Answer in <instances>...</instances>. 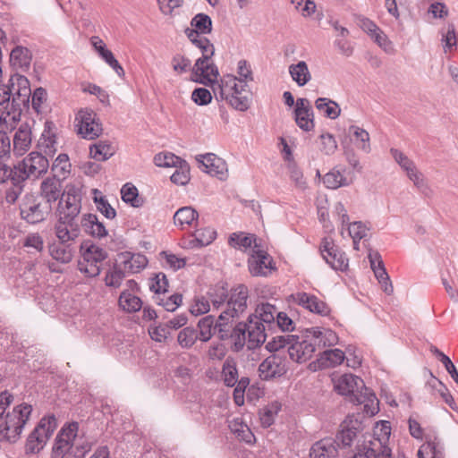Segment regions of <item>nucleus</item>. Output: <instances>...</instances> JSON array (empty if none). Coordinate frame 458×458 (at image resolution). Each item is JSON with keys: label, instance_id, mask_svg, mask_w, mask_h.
<instances>
[{"label": "nucleus", "instance_id": "64", "mask_svg": "<svg viewBox=\"0 0 458 458\" xmlns=\"http://www.w3.org/2000/svg\"><path fill=\"white\" fill-rule=\"evenodd\" d=\"M191 25L198 31L202 34H208L212 30V21L211 18L205 13L196 14L191 21Z\"/></svg>", "mask_w": 458, "mask_h": 458}, {"label": "nucleus", "instance_id": "24", "mask_svg": "<svg viewBox=\"0 0 458 458\" xmlns=\"http://www.w3.org/2000/svg\"><path fill=\"white\" fill-rule=\"evenodd\" d=\"M293 298L300 306L309 310L310 312L320 316H327L330 313L328 305L315 295L301 292L293 294Z\"/></svg>", "mask_w": 458, "mask_h": 458}, {"label": "nucleus", "instance_id": "17", "mask_svg": "<svg viewBox=\"0 0 458 458\" xmlns=\"http://www.w3.org/2000/svg\"><path fill=\"white\" fill-rule=\"evenodd\" d=\"M310 341L313 343L315 352L327 346H333L337 344V335L329 328L311 327L305 330Z\"/></svg>", "mask_w": 458, "mask_h": 458}, {"label": "nucleus", "instance_id": "35", "mask_svg": "<svg viewBox=\"0 0 458 458\" xmlns=\"http://www.w3.org/2000/svg\"><path fill=\"white\" fill-rule=\"evenodd\" d=\"M53 126L52 123H46L38 140V148L47 156H53L56 152V140Z\"/></svg>", "mask_w": 458, "mask_h": 458}, {"label": "nucleus", "instance_id": "36", "mask_svg": "<svg viewBox=\"0 0 458 458\" xmlns=\"http://www.w3.org/2000/svg\"><path fill=\"white\" fill-rule=\"evenodd\" d=\"M391 454V449L387 445L374 449L371 443L367 442L361 447L358 446L353 458H390Z\"/></svg>", "mask_w": 458, "mask_h": 458}, {"label": "nucleus", "instance_id": "29", "mask_svg": "<svg viewBox=\"0 0 458 458\" xmlns=\"http://www.w3.org/2000/svg\"><path fill=\"white\" fill-rule=\"evenodd\" d=\"M41 196L50 205L62 197V182L61 179L56 176L45 179L40 186Z\"/></svg>", "mask_w": 458, "mask_h": 458}, {"label": "nucleus", "instance_id": "1", "mask_svg": "<svg viewBox=\"0 0 458 458\" xmlns=\"http://www.w3.org/2000/svg\"><path fill=\"white\" fill-rule=\"evenodd\" d=\"M304 332L301 335H282L272 338L267 344L269 352H277L287 348L289 357L297 363H303L312 358L315 349Z\"/></svg>", "mask_w": 458, "mask_h": 458}, {"label": "nucleus", "instance_id": "30", "mask_svg": "<svg viewBox=\"0 0 458 458\" xmlns=\"http://www.w3.org/2000/svg\"><path fill=\"white\" fill-rule=\"evenodd\" d=\"M337 448L332 438H324L315 443L310 453V458H336Z\"/></svg>", "mask_w": 458, "mask_h": 458}, {"label": "nucleus", "instance_id": "40", "mask_svg": "<svg viewBox=\"0 0 458 458\" xmlns=\"http://www.w3.org/2000/svg\"><path fill=\"white\" fill-rule=\"evenodd\" d=\"M289 73L293 81L300 87L306 85L311 80L308 64L304 61L291 64L289 66Z\"/></svg>", "mask_w": 458, "mask_h": 458}, {"label": "nucleus", "instance_id": "52", "mask_svg": "<svg viewBox=\"0 0 458 458\" xmlns=\"http://www.w3.org/2000/svg\"><path fill=\"white\" fill-rule=\"evenodd\" d=\"M410 181L412 182L414 187L424 196L429 197L432 194V190L424 174L417 168L414 172L407 174Z\"/></svg>", "mask_w": 458, "mask_h": 458}, {"label": "nucleus", "instance_id": "27", "mask_svg": "<svg viewBox=\"0 0 458 458\" xmlns=\"http://www.w3.org/2000/svg\"><path fill=\"white\" fill-rule=\"evenodd\" d=\"M245 324L248 327L246 331L250 344V348H255L265 343L268 332L272 330V328L265 327L264 323L260 322L259 319H255V318H251L249 317L248 323Z\"/></svg>", "mask_w": 458, "mask_h": 458}, {"label": "nucleus", "instance_id": "48", "mask_svg": "<svg viewBox=\"0 0 458 458\" xmlns=\"http://www.w3.org/2000/svg\"><path fill=\"white\" fill-rule=\"evenodd\" d=\"M246 329H248L245 323H238L234 326L233 330H231L228 339L232 342V349L234 352L242 350L246 342Z\"/></svg>", "mask_w": 458, "mask_h": 458}, {"label": "nucleus", "instance_id": "11", "mask_svg": "<svg viewBox=\"0 0 458 458\" xmlns=\"http://www.w3.org/2000/svg\"><path fill=\"white\" fill-rule=\"evenodd\" d=\"M196 160L199 163V168L211 176L221 181H225L228 177L226 162L216 155L213 153L199 155L196 157Z\"/></svg>", "mask_w": 458, "mask_h": 458}, {"label": "nucleus", "instance_id": "37", "mask_svg": "<svg viewBox=\"0 0 458 458\" xmlns=\"http://www.w3.org/2000/svg\"><path fill=\"white\" fill-rule=\"evenodd\" d=\"M391 435L390 422L386 420H381L377 422L374 428V434L370 442L372 446L375 448H380L382 445H387L389 437Z\"/></svg>", "mask_w": 458, "mask_h": 458}, {"label": "nucleus", "instance_id": "50", "mask_svg": "<svg viewBox=\"0 0 458 458\" xmlns=\"http://www.w3.org/2000/svg\"><path fill=\"white\" fill-rule=\"evenodd\" d=\"M215 318L212 315L205 316L198 322L199 338L202 342H208L214 335L215 329Z\"/></svg>", "mask_w": 458, "mask_h": 458}, {"label": "nucleus", "instance_id": "14", "mask_svg": "<svg viewBox=\"0 0 458 458\" xmlns=\"http://www.w3.org/2000/svg\"><path fill=\"white\" fill-rule=\"evenodd\" d=\"M21 166L30 179H38L47 172L49 162L41 153L32 151L21 161Z\"/></svg>", "mask_w": 458, "mask_h": 458}, {"label": "nucleus", "instance_id": "26", "mask_svg": "<svg viewBox=\"0 0 458 458\" xmlns=\"http://www.w3.org/2000/svg\"><path fill=\"white\" fill-rule=\"evenodd\" d=\"M362 429V424L357 419L348 416L341 425V431L336 436L335 442H340L343 446H351L358 433Z\"/></svg>", "mask_w": 458, "mask_h": 458}, {"label": "nucleus", "instance_id": "20", "mask_svg": "<svg viewBox=\"0 0 458 458\" xmlns=\"http://www.w3.org/2000/svg\"><path fill=\"white\" fill-rule=\"evenodd\" d=\"M249 95L250 92L246 81L236 77V87L233 88L231 94L225 100L234 109L245 111L250 106Z\"/></svg>", "mask_w": 458, "mask_h": 458}, {"label": "nucleus", "instance_id": "57", "mask_svg": "<svg viewBox=\"0 0 458 458\" xmlns=\"http://www.w3.org/2000/svg\"><path fill=\"white\" fill-rule=\"evenodd\" d=\"M228 242L231 247L246 250L256 242V238L254 235H246L243 233H233L230 235Z\"/></svg>", "mask_w": 458, "mask_h": 458}, {"label": "nucleus", "instance_id": "32", "mask_svg": "<svg viewBox=\"0 0 458 458\" xmlns=\"http://www.w3.org/2000/svg\"><path fill=\"white\" fill-rule=\"evenodd\" d=\"M277 311V309L274 305L268 302H263L257 306L255 313L250 315V318H255V319H259L260 322L264 323L265 327L273 329L276 327Z\"/></svg>", "mask_w": 458, "mask_h": 458}, {"label": "nucleus", "instance_id": "60", "mask_svg": "<svg viewBox=\"0 0 458 458\" xmlns=\"http://www.w3.org/2000/svg\"><path fill=\"white\" fill-rule=\"evenodd\" d=\"M171 66L174 73L177 75H181L190 71L192 72L191 60L181 54H176L172 57Z\"/></svg>", "mask_w": 458, "mask_h": 458}, {"label": "nucleus", "instance_id": "8", "mask_svg": "<svg viewBox=\"0 0 458 458\" xmlns=\"http://www.w3.org/2000/svg\"><path fill=\"white\" fill-rule=\"evenodd\" d=\"M75 127L77 133L83 139L91 140L100 136L102 125L99 123L97 114L92 110L81 109L75 116Z\"/></svg>", "mask_w": 458, "mask_h": 458}, {"label": "nucleus", "instance_id": "34", "mask_svg": "<svg viewBox=\"0 0 458 458\" xmlns=\"http://www.w3.org/2000/svg\"><path fill=\"white\" fill-rule=\"evenodd\" d=\"M32 60V55L30 51L24 47H15L10 54V64L17 70L27 71Z\"/></svg>", "mask_w": 458, "mask_h": 458}, {"label": "nucleus", "instance_id": "31", "mask_svg": "<svg viewBox=\"0 0 458 458\" xmlns=\"http://www.w3.org/2000/svg\"><path fill=\"white\" fill-rule=\"evenodd\" d=\"M81 225L86 233L93 237L102 238L107 235L105 225L94 214H84L81 218Z\"/></svg>", "mask_w": 458, "mask_h": 458}, {"label": "nucleus", "instance_id": "33", "mask_svg": "<svg viewBox=\"0 0 458 458\" xmlns=\"http://www.w3.org/2000/svg\"><path fill=\"white\" fill-rule=\"evenodd\" d=\"M24 106L8 107L0 109V131H13L21 120Z\"/></svg>", "mask_w": 458, "mask_h": 458}, {"label": "nucleus", "instance_id": "47", "mask_svg": "<svg viewBox=\"0 0 458 458\" xmlns=\"http://www.w3.org/2000/svg\"><path fill=\"white\" fill-rule=\"evenodd\" d=\"M199 216L198 212L192 207H182L174 215V223L177 226L191 225Z\"/></svg>", "mask_w": 458, "mask_h": 458}, {"label": "nucleus", "instance_id": "56", "mask_svg": "<svg viewBox=\"0 0 458 458\" xmlns=\"http://www.w3.org/2000/svg\"><path fill=\"white\" fill-rule=\"evenodd\" d=\"M126 274L122 269L121 266L116 262L112 268H110L106 275L105 284L106 286L118 288L120 287Z\"/></svg>", "mask_w": 458, "mask_h": 458}, {"label": "nucleus", "instance_id": "46", "mask_svg": "<svg viewBox=\"0 0 458 458\" xmlns=\"http://www.w3.org/2000/svg\"><path fill=\"white\" fill-rule=\"evenodd\" d=\"M51 209L48 206L45 210L41 208L40 204H34L28 208L21 209V214L24 219L30 224H37L45 219L46 215Z\"/></svg>", "mask_w": 458, "mask_h": 458}, {"label": "nucleus", "instance_id": "13", "mask_svg": "<svg viewBox=\"0 0 458 458\" xmlns=\"http://www.w3.org/2000/svg\"><path fill=\"white\" fill-rule=\"evenodd\" d=\"M257 248L255 243L253 253L248 261L250 273L254 276H267L275 269L272 259L267 252Z\"/></svg>", "mask_w": 458, "mask_h": 458}, {"label": "nucleus", "instance_id": "41", "mask_svg": "<svg viewBox=\"0 0 458 458\" xmlns=\"http://www.w3.org/2000/svg\"><path fill=\"white\" fill-rule=\"evenodd\" d=\"M211 87L216 98L219 97L221 99H226L233 88L236 87V77L231 74L224 75L219 82L216 81Z\"/></svg>", "mask_w": 458, "mask_h": 458}, {"label": "nucleus", "instance_id": "6", "mask_svg": "<svg viewBox=\"0 0 458 458\" xmlns=\"http://www.w3.org/2000/svg\"><path fill=\"white\" fill-rule=\"evenodd\" d=\"M81 190L74 185H67L60 198L56 210L57 218L81 219Z\"/></svg>", "mask_w": 458, "mask_h": 458}, {"label": "nucleus", "instance_id": "51", "mask_svg": "<svg viewBox=\"0 0 458 458\" xmlns=\"http://www.w3.org/2000/svg\"><path fill=\"white\" fill-rule=\"evenodd\" d=\"M119 306L124 311L136 312L141 309L142 301L139 297L126 290L120 294Z\"/></svg>", "mask_w": 458, "mask_h": 458}, {"label": "nucleus", "instance_id": "10", "mask_svg": "<svg viewBox=\"0 0 458 458\" xmlns=\"http://www.w3.org/2000/svg\"><path fill=\"white\" fill-rule=\"evenodd\" d=\"M78 428V423L73 422L61 430L53 446L52 458H64L70 453L74 445Z\"/></svg>", "mask_w": 458, "mask_h": 458}, {"label": "nucleus", "instance_id": "58", "mask_svg": "<svg viewBox=\"0 0 458 458\" xmlns=\"http://www.w3.org/2000/svg\"><path fill=\"white\" fill-rule=\"evenodd\" d=\"M323 183L327 188L335 190L341 186H347L349 182L338 170H332L325 174Z\"/></svg>", "mask_w": 458, "mask_h": 458}, {"label": "nucleus", "instance_id": "45", "mask_svg": "<svg viewBox=\"0 0 458 458\" xmlns=\"http://www.w3.org/2000/svg\"><path fill=\"white\" fill-rule=\"evenodd\" d=\"M348 133L354 137L355 144L358 148L365 153L370 152L369 134L366 130L356 125H351L348 128Z\"/></svg>", "mask_w": 458, "mask_h": 458}, {"label": "nucleus", "instance_id": "23", "mask_svg": "<svg viewBox=\"0 0 458 458\" xmlns=\"http://www.w3.org/2000/svg\"><path fill=\"white\" fill-rule=\"evenodd\" d=\"M294 119L297 125L305 131H310L314 128L313 110L307 98L297 99Z\"/></svg>", "mask_w": 458, "mask_h": 458}, {"label": "nucleus", "instance_id": "44", "mask_svg": "<svg viewBox=\"0 0 458 458\" xmlns=\"http://www.w3.org/2000/svg\"><path fill=\"white\" fill-rule=\"evenodd\" d=\"M441 35V43L445 53L453 51L458 44L455 26L454 23L447 24L439 31Z\"/></svg>", "mask_w": 458, "mask_h": 458}, {"label": "nucleus", "instance_id": "4", "mask_svg": "<svg viewBox=\"0 0 458 458\" xmlns=\"http://www.w3.org/2000/svg\"><path fill=\"white\" fill-rule=\"evenodd\" d=\"M31 411V405L22 403L15 406L5 416H2L0 419V439L15 442L28 421Z\"/></svg>", "mask_w": 458, "mask_h": 458}, {"label": "nucleus", "instance_id": "9", "mask_svg": "<svg viewBox=\"0 0 458 458\" xmlns=\"http://www.w3.org/2000/svg\"><path fill=\"white\" fill-rule=\"evenodd\" d=\"M212 56L208 55L205 58V53H203L202 56L196 60L192 66V74L196 77L193 79L195 81L206 86H212L216 82L219 72L216 65L210 62Z\"/></svg>", "mask_w": 458, "mask_h": 458}, {"label": "nucleus", "instance_id": "12", "mask_svg": "<svg viewBox=\"0 0 458 458\" xmlns=\"http://www.w3.org/2000/svg\"><path fill=\"white\" fill-rule=\"evenodd\" d=\"M286 371L285 359L277 353L268 356L259 366V377L264 380L282 377Z\"/></svg>", "mask_w": 458, "mask_h": 458}, {"label": "nucleus", "instance_id": "7", "mask_svg": "<svg viewBox=\"0 0 458 458\" xmlns=\"http://www.w3.org/2000/svg\"><path fill=\"white\" fill-rule=\"evenodd\" d=\"M55 428L56 419L55 416L42 418L38 425L28 437L26 445L27 450L30 453L39 452L51 437Z\"/></svg>", "mask_w": 458, "mask_h": 458}, {"label": "nucleus", "instance_id": "62", "mask_svg": "<svg viewBox=\"0 0 458 458\" xmlns=\"http://www.w3.org/2000/svg\"><path fill=\"white\" fill-rule=\"evenodd\" d=\"M171 181L178 185H185L190 181V167L186 161L181 160L176 170L171 175Z\"/></svg>", "mask_w": 458, "mask_h": 458}, {"label": "nucleus", "instance_id": "39", "mask_svg": "<svg viewBox=\"0 0 458 458\" xmlns=\"http://www.w3.org/2000/svg\"><path fill=\"white\" fill-rule=\"evenodd\" d=\"M344 352L340 349L324 351L317 360L319 368H330L340 365L344 360Z\"/></svg>", "mask_w": 458, "mask_h": 458}, {"label": "nucleus", "instance_id": "22", "mask_svg": "<svg viewBox=\"0 0 458 458\" xmlns=\"http://www.w3.org/2000/svg\"><path fill=\"white\" fill-rule=\"evenodd\" d=\"M32 131L28 123H22L13 136V153L16 157L23 156L31 147Z\"/></svg>", "mask_w": 458, "mask_h": 458}, {"label": "nucleus", "instance_id": "38", "mask_svg": "<svg viewBox=\"0 0 458 458\" xmlns=\"http://www.w3.org/2000/svg\"><path fill=\"white\" fill-rule=\"evenodd\" d=\"M185 34L190 41L201 50L202 54L205 53V58L208 55H214L215 47L213 44L206 37L201 36L202 33L195 29H186Z\"/></svg>", "mask_w": 458, "mask_h": 458}, {"label": "nucleus", "instance_id": "5", "mask_svg": "<svg viewBox=\"0 0 458 458\" xmlns=\"http://www.w3.org/2000/svg\"><path fill=\"white\" fill-rule=\"evenodd\" d=\"M81 259L78 263L79 270L89 277H96L100 272V264L107 258L101 247L83 242L81 245Z\"/></svg>", "mask_w": 458, "mask_h": 458}, {"label": "nucleus", "instance_id": "15", "mask_svg": "<svg viewBox=\"0 0 458 458\" xmlns=\"http://www.w3.org/2000/svg\"><path fill=\"white\" fill-rule=\"evenodd\" d=\"M54 230L57 240L74 243L81 232V219L57 218Z\"/></svg>", "mask_w": 458, "mask_h": 458}, {"label": "nucleus", "instance_id": "21", "mask_svg": "<svg viewBox=\"0 0 458 458\" xmlns=\"http://www.w3.org/2000/svg\"><path fill=\"white\" fill-rule=\"evenodd\" d=\"M369 259L370 263V267L374 272L376 278L378 283L381 284L383 291L390 295L394 292V288L392 283L390 281V277L385 268L384 262L380 254L377 251L370 252L369 254Z\"/></svg>", "mask_w": 458, "mask_h": 458}, {"label": "nucleus", "instance_id": "25", "mask_svg": "<svg viewBox=\"0 0 458 458\" xmlns=\"http://www.w3.org/2000/svg\"><path fill=\"white\" fill-rule=\"evenodd\" d=\"M117 263L125 274H135L147 266L148 259L142 254L125 251L118 254Z\"/></svg>", "mask_w": 458, "mask_h": 458}, {"label": "nucleus", "instance_id": "61", "mask_svg": "<svg viewBox=\"0 0 458 458\" xmlns=\"http://www.w3.org/2000/svg\"><path fill=\"white\" fill-rule=\"evenodd\" d=\"M196 246H207L210 244L216 237V232L211 228L197 229L193 234Z\"/></svg>", "mask_w": 458, "mask_h": 458}, {"label": "nucleus", "instance_id": "54", "mask_svg": "<svg viewBox=\"0 0 458 458\" xmlns=\"http://www.w3.org/2000/svg\"><path fill=\"white\" fill-rule=\"evenodd\" d=\"M208 301L215 309H219L228 299L227 289L223 284H216L211 287L208 292Z\"/></svg>", "mask_w": 458, "mask_h": 458}, {"label": "nucleus", "instance_id": "43", "mask_svg": "<svg viewBox=\"0 0 458 458\" xmlns=\"http://www.w3.org/2000/svg\"><path fill=\"white\" fill-rule=\"evenodd\" d=\"M114 154V148L106 140H99L89 148V155L98 161H106Z\"/></svg>", "mask_w": 458, "mask_h": 458}, {"label": "nucleus", "instance_id": "63", "mask_svg": "<svg viewBox=\"0 0 458 458\" xmlns=\"http://www.w3.org/2000/svg\"><path fill=\"white\" fill-rule=\"evenodd\" d=\"M390 152L394 161L400 165L406 175L411 172H414V169L417 168L415 163L400 150L391 148Z\"/></svg>", "mask_w": 458, "mask_h": 458}, {"label": "nucleus", "instance_id": "3", "mask_svg": "<svg viewBox=\"0 0 458 458\" xmlns=\"http://www.w3.org/2000/svg\"><path fill=\"white\" fill-rule=\"evenodd\" d=\"M335 389L349 398L353 404L374 403L375 394L365 386L363 380L353 374H344L334 379Z\"/></svg>", "mask_w": 458, "mask_h": 458}, {"label": "nucleus", "instance_id": "2", "mask_svg": "<svg viewBox=\"0 0 458 458\" xmlns=\"http://www.w3.org/2000/svg\"><path fill=\"white\" fill-rule=\"evenodd\" d=\"M30 95V81L23 75L14 74L5 84L0 81V109L28 106Z\"/></svg>", "mask_w": 458, "mask_h": 458}, {"label": "nucleus", "instance_id": "53", "mask_svg": "<svg viewBox=\"0 0 458 458\" xmlns=\"http://www.w3.org/2000/svg\"><path fill=\"white\" fill-rule=\"evenodd\" d=\"M428 386L436 390L438 394L441 396L443 401L453 410L457 409V404L450 394L448 388L437 377L432 376L431 380L428 381Z\"/></svg>", "mask_w": 458, "mask_h": 458}, {"label": "nucleus", "instance_id": "19", "mask_svg": "<svg viewBox=\"0 0 458 458\" xmlns=\"http://www.w3.org/2000/svg\"><path fill=\"white\" fill-rule=\"evenodd\" d=\"M249 95L250 92L246 81L236 77V87L233 88L231 94L225 100L234 109L245 111L250 106Z\"/></svg>", "mask_w": 458, "mask_h": 458}, {"label": "nucleus", "instance_id": "59", "mask_svg": "<svg viewBox=\"0 0 458 458\" xmlns=\"http://www.w3.org/2000/svg\"><path fill=\"white\" fill-rule=\"evenodd\" d=\"M30 179L24 169L21 166V161L11 168V174L9 181L18 191V194L21 192L23 183L26 180Z\"/></svg>", "mask_w": 458, "mask_h": 458}, {"label": "nucleus", "instance_id": "16", "mask_svg": "<svg viewBox=\"0 0 458 458\" xmlns=\"http://www.w3.org/2000/svg\"><path fill=\"white\" fill-rule=\"evenodd\" d=\"M321 256L325 261L335 270L344 271L348 267V259L339 251L332 241L323 239L320 246Z\"/></svg>", "mask_w": 458, "mask_h": 458}, {"label": "nucleus", "instance_id": "28", "mask_svg": "<svg viewBox=\"0 0 458 458\" xmlns=\"http://www.w3.org/2000/svg\"><path fill=\"white\" fill-rule=\"evenodd\" d=\"M73 242L57 241L48 245V253L53 259L62 264H68L74 255Z\"/></svg>", "mask_w": 458, "mask_h": 458}, {"label": "nucleus", "instance_id": "55", "mask_svg": "<svg viewBox=\"0 0 458 458\" xmlns=\"http://www.w3.org/2000/svg\"><path fill=\"white\" fill-rule=\"evenodd\" d=\"M199 338L198 332L191 327L182 328L177 335V342L182 348L190 349Z\"/></svg>", "mask_w": 458, "mask_h": 458}, {"label": "nucleus", "instance_id": "42", "mask_svg": "<svg viewBox=\"0 0 458 458\" xmlns=\"http://www.w3.org/2000/svg\"><path fill=\"white\" fill-rule=\"evenodd\" d=\"M237 364L233 358L227 357L222 367V378L226 386L233 387L238 382Z\"/></svg>", "mask_w": 458, "mask_h": 458}, {"label": "nucleus", "instance_id": "18", "mask_svg": "<svg viewBox=\"0 0 458 458\" xmlns=\"http://www.w3.org/2000/svg\"><path fill=\"white\" fill-rule=\"evenodd\" d=\"M249 291L244 284H239L231 290L226 301V310L239 317L247 308Z\"/></svg>", "mask_w": 458, "mask_h": 458}, {"label": "nucleus", "instance_id": "49", "mask_svg": "<svg viewBox=\"0 0 458 458\" xmlns=\"http://www.w3.org/2000/svg\"><path fill=\"white\" fill-rule=\"evenodd\" d=\"M316 108L323 112L324 114L330 118L335 119L340 115L341 108L338 104L327 98H319L315 102Z\"/></svg>", "mask_w": 458, "mask_h": 458}]
</instances>
